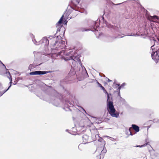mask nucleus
Segmentation results:
<instances>
[{"label": "nucleus", "mask_w": 159, "mask_h": 159, "mask_svg": "<svg viewBox=\"0 0 159 159\" xmlns=\"http://www.w3.org/2000/svg\"><path fill=\"white\" fill-rule=\"evenodd\" d=\"M107 150L105 148V149H104V148H103V149L102 150V153H106V152H107Z\"/></svg>", "instance_id": "c85d7f7f"}, {"label": "nucleus", "mask_w": 159, "mask_h": 159, "mask_svg": "<svg viewBox=\"0 0 159 159\" xmlns=\"http://www.w3.org/2000/svg\"><path fill=\"white\" fill-rule=\"evenodd\" d=\"M132 129L137 133L139 131V127L135 124H132Z\"/></svg>", "instance_id": "dca6fc26"}, {"label": "nucleus", "mask_w": 159, "mask_h": 159, "mask_svg": "<svg viewBox=\"0 0 159 159\" xmlns=\"http://www.w3.org/2000/svg\"><path fill=\"white\" fill-rule=\"evenodd\" d=\"M79 64H80V66H81V67L83 69V68H84V69L85 70V71L87 73V71H86V69L84 67V66L82 65L81 62V61H80V59H79Z\"/></svg>", "instance_id": "4be33fe9"}, {"label": "nucleus", "mask_w": 159, "mask_h": 159, "mask_svg": "<svg viewBox=\"0 0 159 159\" xmlns=\"http://www.w3.org/2000/svg\"><path fill=\"white\" fill-rule=\"evenodd\" d=\"M97 83L98 85V86L100 87H102V85L100 84L98 81H97Z\"/></svg>", "instance_id": "72a5a7b5"}, {"label": "nucleus", "mask_w": 159, "mask_h": 159, "mask_svg": "<svg viewBox=\"0 0 159 159\" xmlns=\"http://www.w3.org/2000/svg\"><path fill=\"white\" fill-rule=\"evenodd\" d=\"M52 49L59 50L62 49L66 47L65 41L63 40L56 41Z\"/></svg>", "instance_id": "7ed1b4c3"}, {"label": "nucleus", "mask_w": 159, "mask_h": 159, "mask_svg": "<svg viewBox=\"0 0 159 159\" xmlns=\"http://www.w3.org/2000/svg\"><path fill=\"white\" fill-rule=\"evenodd\" d=\"M48 73V71H36L30 72V74L31 75H44Z\"/></svg>", "instance_id": "9b49d317"}, {"label": "nucleus", "mask_w": 159, "mask_h": 159, "mask_svg": "<svg viewBox=\"0 0 159 159\" xmlns=\"http://www.w3.org/2000/svg\"><path fill=\"white\" fill-rule=\"evenodd\" d=\"M144 158H145V159H146V157H144Z\"/></svg>", "instance_id": "a19ab883"}, {"label": "nucleus", "mask_w": 159, "mask_h": 159, "mask_svg": "<svg viewBox=\"0 0 159 159\" xmlns=\"http://www.w3.org/2000/svg\"><path fill=\"white\" fill-rule=\"evenodd\" d=\"M1 63L4 66H5V68H6V67H5V65H4V64L2 63V62H1Z\"/></svg>", "instance_id": "e433bc0d"}, {"label": "nucleus", "mask_w": 159, "mask_h": 159, "mask_svg": "<svg viewBox=\"0 0 159 159\" xmlns=\"http://www.w3.org/2000/svg\"><path fill=\"white\" fill-rule=\"evenodd\" d=\"M66 103L67 106L69 107H72L74 105V100H72L71 102L67 100L66 101Z\"/></svg>", "instance_id": "4468645a"}, {"label": "nucleus", "mask_w": 159, "mask_h": 159, "mask_svg": "<svg viewBox=\"0 0 159 159\" xmlns=\"http://www.w3.org/2000/svg\"><path fill=\"white\" fill-rule=\"evenodd\" d=\"M0 62H2L0 60Z\"/></svg>", "instance_id": "a18cd8bd"}, {"label": "nucleus", "mask_w": 159, "mask_h": 159, "mask_svg": "<svg viewBox=\"0 0 159 159\" xmlns=\"http://www.w3.org/2000/svg\"><path fill=\"white\" fill-rule=\"evenodd\" d=\"M122 3H118V4H114V3H113L112 2H110V4H112L113 5H120L121 4H122Z\"/></svg>", "instance_id": "cd10ccee"}, {"label": "nucleus", "mask_w": 159, "mask_h": 159, "mask_svg": "<svg viewBox=\"0 0 159 159\" xmlns=\"http://www.w3.org/2000/svg\"><path fill=\"white\" fill-rule=\"evenodd\" d=\"M64 50H63L61 51L60 52H59L58 53V55H63L64 54Z\"/></svg>", "instance_id": "5701e85b"}, {"label": "nucleus", "mask_w": 159, "mask_h": 159, "mask_svg": "<svg viewBox=\"0 0 159 159\" xmlns=\"http://www.w3.org/2000/svg\"><path fill=\"white\" fill-rule=\"evenodd\" d=\"M131 128H130L129 129L126 130L125 134L127 135V137L129 135H133L131 130Z\"/></svg>", "instance_id": "f3484780"}, {"label": "nucleus", "mask_w": 159, "mask_h": 159, "mask_svg": "<svg viewBox=\"0 0 159 159\" xmlns=\"http://www.w3.org/2000/svg\"><path fill=\"white\" fill-rule=\"evenodd\" d=\"M146 142H147V139H146ZM148 142H147V143H146V144H144L142 145L141 146L137 145V146H136L135 147H140V148L144 147L146 145H148Z\"/></svg>", "instance_id": "412c9836"}, {"label": "nucleus", "mask_w": 159, "mask_h": 159, "mask_svg": "<svg viewBox=\"0 0 159 159\" xmlns=\"http://www.w3.org/2000/svg\"><path fill=\"white\" fill-rule=\"evenodd\" d=\"M80 0H71V3L73 5V6L71 7L74 11H73V12H76V15L75 16H76L78 14V12H83V10L77 6V5L79 4V2Z\"/></svg>", "instance_id": "f03ea898"}, {"label": "nucleus", "mask_w": 159, "mask_h": 159, "mask_svg": "<svg viewBox=\"0 0 159 159\" xmlns=\"http://www.w3.org/2000/svg\"><path fill=\"white\" fill-rule=\"evenodd\" d=\"M96 122L97 124H99L101 123V120H100V119H97L96 120Z\"/></svg>", "instance_id": "b1692460"}, {"label": "nucleus", "mask_w": 159, "mask_h": 159, "mask_svg": "<svg viewBox=\"0 0 159 159\" xmlns=\"http://www.w3.org/2000/svg\"><path fill=\"white\" fill-rule=\"evenodd\" d=\"M33 42H34V43L35 44H36V45H37L36 43H38V42L39 41H36V39H33Z\"/></svg>", "instance_id": "a878e982"}, {"label": "nucleus", "mask_w": 159, "mask_h": 159, "mask_svg": "<svg viewBox=\"0 0 159 159\" xmlns=\"http://www.w3.org/2000/svg\"><path fill=\"white\" fill-rule=\"evenodd\" d=\"M55 39L56 38H58V39H59V38H61V36H57L56 34H55V35H54V36L53 37Z\"/></svg>", "instance_id": "bb28decb"}, {"label": "nucleus", "mask_w": 159, "mask_h": 159, "mask_svg": "<svg viewBox=\"0 0 159 159\" xmlns=\"http://www.w3.org/2000/svg\"><path fill=\"white\" fill-rule=\"evenodd\" d=\"M49 41L46 37H44L41 40L39 41L38 43H36L37 45H39L40 44H42L45 46L47 47L49 44Z\"/></svg>", "instance_id": "0eeeda50"}, {"label": "nucleus", "mask_w": 159, "mask_h": 159, "mask_svg": "<svg viewBox=\"0 0 159 159\" xmlns=\"http://www.w3.org/2000/svg\"><path fill=\"white\" fill-rule=\"evenodd\" d=\"M154 122H159V120H157V119H155L154 120Z\"/></svg>", "instance_id": "c756f323"}, {"label": "nucleus", "mask_w": 159, "mask_h": 159, "mask_svg": "<svg viewBox=\"0 0 159 159\" xmlns=\"http://www.w3.org/2000/svg\"><path fill=\"white\" fill-rule=\"evenodd\" d=\"M67 23V21L66 22V23Z\"/></svg>", "instance_id": "79ce46f5"}, {"label": "nucleus", "mask_w": 159, "mask_h": 159, "mask_svg": "<svg viewBox=\"0 0 159 159\" xmlns=\"http://www.w3.org/2000/svg\"><path fill=\"white\" fill-rule=\"evenodd\" d=\"M106 137H108V138H111V141H114L115 140V139L113 138H111V137H109V136H106Z\"/></svg>", "instance_id": "7c9ffc66"}, {"label": "nucleus", "mask_w": 159, "mask_h": 159, "mask_svg": "<svg viewBox=\"0 0 159 159\" xmlns=\"http://www.w3.org/2000/svg\"><path fill=\"white\" fill-rule=\"evenodd\" d=\"M64 17V15H63L57 24V33L58 31H59L61 29V28L62 25H61V24L62 23L63 18Z\"/></svg>", "instance_id": "9d476101"}, {"label": "nucleus", "mask_w": 159, "mask_h": 159, "mask_svg": "<svg viewBox=\"0 0 159 159\" xmlns=\"http://www.w3.org/2000/svg\"><path fill=\"white\" fill-rule=\"evenodd\" d=\"M104 91V93H106L107 94V93H106V92L105 91Z\"/></svg>", "instance_id": "58836bf2"}, {"label": "nucleus", "mask_w": 159, "mask_h": 159, "mask_svg": "<svg viewBox=\"0 0 159 159\" xmlns=\"http://www.w3.org/2000/svg\"><path fill=\"white\" fill-rule=\"evenodd\" d=\"M147 18L150 21L152 22H155V21L154 20L159 19V17L158 16L156 15H154L153 16H147Z\"/></svg>", "instance_id": "f8f14e48"}, {"label": "nucleus", "mask_w": 159, "mask_h": 159, "mask_svg": "<svg viewBox=\"0 0 159 159\" xmlns=\"http://www.w3.org/2000/svg\"><path fill=\"white\" fill-rule=\"evenodd\" d=\"M6 74H7V75H8L10 76V77H8V78L10 79V84L11 85V84L12 83V82H11L12 79H11V75H10V73L9 71H7L6 72Z\"/></svg>", "instance_id": "aec40b11"}, {"label": "nucleus", "mask_w": 159, "mask_h": 159, "mask_svg": "<svg viewBox=\"0 0 159 159\" xmlns=\"http://www.w3.org/2000/svg\"><path fill=\"white\" fill-rule=\"evenodd\" d=\"M66 131H68V130H67V129H66Z\"/></svg>", "instance_id": "c03bdc74"}, {"label": "nucleus", "mask_w": 159, "mask_h": 159, "mask_svg": "<svg viewBox=\"0 0 159 159\" xmlns=\"http://www.w3.org/2000/svg\"><path fill=\"white\" fill-rule=\"evenodd\" d=\"M102 89L106 92L107 93V109L109 113L113 117H115L118 118L119 116V113L116 112V110L114 107L113 102L110 100V97L108 94L106 90L102 86V87H101Z\"/></svg>", "instance_id": "f257e3e1"}, {"label": "nucleus", "mask_w": 159, "mask_h": 159, "mask_svg": "<svg viewBox=\"0 0 159 159\" xmlns=\"http://www.w3.org/2000/svg\"><path fill=\"white\" fill-rule=\"evenodd\" d=\"M99 159H100V158H99Z\"/></svg>", "instance_id": "49530a36"}, {"label": "nucleus", "mask_w": 159, "mask_h": 159, "mask_svg": "<svg viewBox=\"0 0 159 159\" xmlns=\"http://www.w3.org/2000/svg\"><path fill=\"white\" fill-rule=\"evenodd\" d=\"M82 109H83V110H84V111H85V110H84V109H83V108H82Z\"/></svg>", "instance_id": "ea45409f"}, {"label": "nucleus", "mask_w": 159, "mask_h": 159, "mask_svg": "<svg viewBox=\"0 0 159 159\" xmlns=\"http://www.w3.org/2000/svg\"><path fill=\"white\" fill-rule=\"evenodd\" d=\"M11 85H10L9 86L8 89L7 90H4L2 91V92H0V97L3 95L5 93H6L10 88L11 87Z\"/></svg>", "instance_id": "6ab92c4d"}, {"label": "nucleus", "mask_w": 159, "mask_h": 159, "mask_svg": "<svg viewBox=\"0 0 159 159\" xmlns=\"http://www.w3.org/2000/svg\"><path fill=\"white\" fill-rule=\"evenodd\" d=\"M154 52H157L159 54V48L157 50H156V51Z\"/></svg>", "instance_id": "f704fd0d"}, {"label": "nucleus", "mask_w": 159, "mask_h": 159, "mask_svg": "<svg viewBox=\"0 0 159 159\" xmlns=\"http://www.w3.org/2000/svg\"><path fill=\"white\" fill-rule=\"evenodd\" d=\"M111 80H110V79H108V82H111Z\"/></svg>", "instance_id": "4c0bfd02"}, {"label": "nucleus", "mask_w": 159, "mask_h": 159, "mask_svg": "<svg viewBox=\"0 0 159 159\" xmlns=\"http://www.w3.org/2000/svg\"><path fill=\"white\" fill-rule=\"evenodd\" d=\"M82 140L84 143H87L89 139V136L87 135H84L82 137Z\"/></svg>", "instance_id": "2eb2a0df"}, {"label": "nucleus", "mask_w": 159, "mask_h": 159, "mask_svg": "<svg viewBox=\"0 0 159 159\" xmlns=\"http://www.w3.org/2000/svg\"><path fill=\"white\" fill-rule=\"evenodd\" d=\"M33 66V65L32 64H30L29 66V68H32V66Z\"/></svg>", "instance_id": "c9c22d12"}, {"label": "nucleus", "mask_w": 159, "mask_h": 159, "mask_svg": "<svg viewBox=\"0 0 159 159\" xmlns=\"http://www.w3.org/2000/svg\"><path fill=\"white\" fill-rule=\"evenodd\" d=\"M152 59L157 63L159 62V54L157 52H152L151 54Z\"/></svg>", "instance_id": "6e6552de"}, {"label": "nucleus", "mask_w": 159, "mask_h": 159, "mask_svg": "<svg viewBox=\"0 0 159 159\" xmlns=\"http://www.w3.org/2000/svg\"><path fill=\"white\" fill-rule=\"evenodd\" d=\"M136 35H138L137 34H130V35H129V34H127L126 35V36H136Z\"/></svg>", "instance_id": "473e14b6"}, {"label": "nucleus", "mask_w": 159, "mask_h": 159, "mask_svg": "<svg viewBox=\"0 0 159 159\" xmlns=\"http://www.w3.org/2000/svg\"><path fill=\"white\" fill-rule=\"evenodd\" d=\"M37 96L41 99L43 100L50 102H53L49 98V96L48 94H44V95L38 94Z\"/></svg>", "instance_id": "39448f33"}, {"label": "nucleus", "mask_w": 159, "mask_h": 159, "mask_svg": "<svg viewBox=\"0 0 159 159\" xmlns=\"http://www.w3.org/2000/svg\"><path fill=\"white\" fill-rule=\"evenodd\" d=\"M102 20H103V23L102 24L103 25H102L103 27L106 26L109 28H111L115 30H116L117 27H116L115 26L112 25L108 23L106 21L104 20V18L103 17H101Z\"/></svg>", "instance_id": "423d86ee"}, {"label": "nucleus", "mask_w": 159, "mask_h": 159, "mask_svg": "<svg viewBox=\"0 0 159 159\" xmlns=\"http://www.w3.org/2000/svg\"><path fill=\"white\" fill-rule=\"evenodd\" d=\"M3 89V88L2 85H0V92H2V91Z\"/></svg>", "instance_id": "2f4dec72"}, {"label": "nucleus", "mask_w": 159, "mask_h": 159, "mask_svg": "<svg viewBox=\"0 0 159 159\" xmlns=\"http://www.w3.org/2000/svg\"><path fill=\"white\" fill-rule=\"evenodd\" d=\"M153 41L154 43V45L151 47V48L153 51V49H157V48L158 47V45H159V40L158 39V41H157L154 39Z\"/></svg>", "instance_id": "ddd939ff"}, {"label": "nucleus", "mask_w": 159, "mask_h": 159, "mask_svg": "<svg viewBox=\"0 0 159 159\" xmlns=\"http://www.w3.org/2000/svg\"><path fill=\"white\" fill-rule=\"evenodd\" d=\"M80 30L82 32H83L84 31H86L88 30H87L85 28H81L80 29Z\"/></svg>", "instance_id": "393cba45"}, {"label": "nucleus", "mask_w": 159, "mask_h": 159, "mask_svg": "<svg viewBox=\"0 0 159 159\" xmlns=\"http://www.w3.org/2000/svg\"><path fill=\"white\" fill-rule=\"evenodd\" d=\"M100 19H98L96 21H92L91 25L90 26V30L93 31L96 30L97 27H98V25H100Z\"/></svg>", "instance_id": "20e7f679"}, {"label": "nucleus", "mask_w": 159, "mask_h": 159, "mask_svg": "<svg viewBox=\"0 0 159 159\" xmlns=\"http://www.w3.org/2000/svg\"><path fill=\"white\" fill-rule=\"evenodd\" d=\"M73 57H74V58L77 61H78V62L79 63V59H80L79 58V57L78 56H76V57H69V58H64V59L65 61H67V60H70L73 64H75L76 63V61L75 60H74L73 58Z\"/></svg>", "instance_id": "1a4fd4ad"}, {"label": "nucleus", "mask_w": 159, "mask_h": 159, "mask_svg": "<svg viewBox=\"0 0 159 159\" xmlns=\"http://www.w3.org/2000/svg\"><path fill=\"white\" fill-rule=\"evenodd\" d=\"M66 131H68V130H67V129H66Z\"/></svg>", "instance_id": "37998d69"}, {"label": "nucleus", "mask_w": 159, "mask_h": 159, "mask_svg": "<svg viewBox=\"0 0 159 159\" xmlns=\"http://www.w3.org/2000/svg\"><path fill=\"white\" fill-rule=\"evenodd\" d=\"M116 85L118 86H119V87L118 88V90H119V93H120V89L121 88H122L124 87L126 85V84L125 83H124L122 84H121L120 86L119 84H116Z\"/></svg>", "instance_id": "a211bd4d"}]
</instances>
